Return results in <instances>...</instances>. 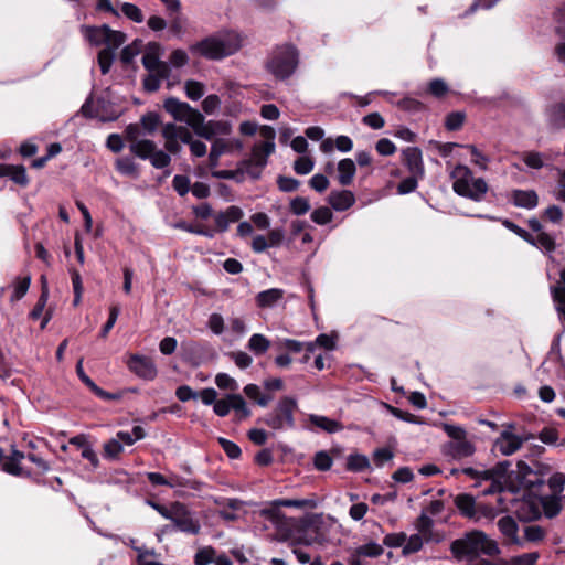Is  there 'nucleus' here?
Returning a JSON list of instances; mask_svg holds the SVG:
<instances>
[{
	"instance_id": "nucleus-1",
	"label": "nucleus",
	"mask_w": 565,
	"mask_h": 565,
	"mask_svg": "<svg viewBox=\"0 0 565 565\" xmlns=\"http://www.w3.org/2000/svg\"><path fill=\"white\" fill-rule=\"evenodd\" d=\"M450 552L457 559H476L480 555L499 556L501 548L498 542L483 531L473 530L452 541Z\"/></svg>"
},
{
	"instance_id": "nucleus-2",
	"label": "nucleus",
	"mask_w": 565,
	"mask_h": 565,
	"mask_svg": "<svg viewBox=\"0 0 565 565\" xmlns=\"http://www.w3.org/2000/svg\"><path fill=\"white\" fill-rule=\"evenodd\" d=\"M143 131L138 124H130L125 130V137L129 141V150L142 160H149L156 169H163L170 166L171 156L164 150L158 149L157 145L149 139L142 138Z\"/></svg>"
},
{
	"instance_id": "nucleus-3",
	"label": "nucleus",
	"mask_w": 565,
	"mask_h": 565,
	"mask_svg": "<svg viewBox=\"0 0 565 565\" xmlns=\"http://www.w3.org/2000/svg\"><path fill=\"white\" fill-rule=\"evenodd\" d=\"M241 46L242 38L237 32L224 31L193 44L190 50L207 60H222L237 52Z\"/></svg>"
},
{
	"instance_id": "nucleus-4",
	"label": "nucleus",
	"mask_w": 565,
	"mask_h": 565,
	"mask_svg": "<svg viewBox=\"0 0 565 565\" xmlns=\"http://www.w3.org/2000/svg\"><path fill=\"white\" fill-rule=\"evenodd\" d=\"M162 137L164 139V151L170 154H179L182 145H189L191 154L195 158H202L206 154V145L201 140H193L191 130L185 126H179L168 122L162 126Z\"/></svg>"
},
{
	"instance_id": "nucleus-5",
	"label": "nucleus",
	"mask_w": 565,
	"mask_h": 565,
	"mask_svg": "<svg viewBox=\"0 0 565 565\" xmlns=\"http://www.w3.org/2000/svg\"><path fill=\"white\" fill-rule=\"evenodd\" d=\"M452 190L460 196L480 202L488 192V184L483 178H475L472 171L463 164H457L450 172Z\"/></svg>"
},
{
	"instance_id": "nucleus-6",
	"label": "nucleus",
	"mask_w": 565,
	"mask_h": 565,
	"mask_svg": "<svg viewBox=\"0 0 565 565\" xmlns=\"http://www.w3.org/2000/svg\"><path fill=\"white\" fill-rule=\"evenodd\" d=\"M334 529V521L323 514H313L307 518L301 526L297 539L299 544L320 545L332 543L331 531Z\"/></svg>"
},
{
	"instance_id": "nucleus-7",
	"label": "nucleus",
	"mask_w": 565,
	"mask_h": 565,
	"mask_svg": "<svg viewBox=\"0 0 565 565\" xmlns=\"http://www.w3.org/2000/svg\"><path fill=\"white\" fill-rule=\"evenodd\" d=\"M298 63V51L295 46L286 44L273 50L266 62V68L276 79L284 81L295 73Z\"/></svg>"
},
{
	"instance_id": "nucleus-8",
	"label": "nucleus",
	"mask_w": 565,
	"mask_h": 565,
	"mask_svg": "<svg viewBox=\"0 0 565 565\" xmlns=\"http://www.w3.org/2000/svg\"><path fill=\"white\" fill-rule=\"evenodd\" d=\"M443 429L450 438L444 446V454L452 459H463L475 454L476 447L467 438V431L461 426L452 424H443Z\"/></svg>"
},
{
	"instance_id": "nucleus-9",
	"label": "nucleus",
	"mask_w": 565,
	"mask_h": 565,
	"mask_svg": "<svg viewBox=\"0 0 565 565\" xmlns=\"http://www.w3.org/2000/svg\"><path fill=\"white\" fill-rule=\"evenodd\" d=\"M298 408L297 401L290 396H284L277 403L275 409L267 414L262 422L274 430H287L295 427V412Z\"/></svg>"
},
{
	"instance_id": "nucleus-10",
	"label": "nucleus",
	"mask_w": 565,
	"mask_h": 565,
	"mask_svg": "<svg viewBox=\"0 0 565 565\" xmlns=\"http://www.w3.org/2000/svg\"><path fill=\"white\" fill-rule=\"evenodd\" d=\"M270 508L263 509L260 515L269 521L275 526L279 527L285 523L286 516L280 512L279 508H295V509H315L318 502L315 498L307 499H276Z\"/></svg>"
},
{
	"instance_id": "nucleus-11",
	"label": "nucleus",
	"mask_w": 565,
	"mask_h": 565,
	"mask_svg": "<svg viewBox=\"0 0 565 565\" xmlns=\"http://www.w3.org/2000/svg\"><path fill=\"white\" fill-rule=\"evenodd\" d=\"M508 487L511 492H516L518 490L524 489H533L541 487L544 483L543 477L534 471L527 463L524 461H519L516 465V469L512 470L508 475Z\"/></svg>"
},
{
	"instance_id": "nucleus-12",
	"label": "nucleus",
	"mask_w": 565,
	"mask_h": 565,
	"mask_svg": "<svg viewBox=\"0 0 565 565\" xmlns=\"http://www.w3.org/2000/svg\"><path fill=\"white\" fill-rule=\"evenodd\" d=\"M170 514V521L179 531L192 535H195L200 532V521L194 518L193 513L189 511L185 505L181 503H174L172 505V513Z\"/></svg>"
},
{
	"instance_id": "nucleus-13",
	"label": "nucleus",
	"mask_w": 565,
	"mask_h": 565,
	"mask_svg": "<svg viewBox=\"0 0 565 565\" xmlns=\"http://www.w3.org/2000/svg\"><path fill=\"white\" fill-rule=\"evenodd\" d=\"M163 107L177 121L185 122L190 128L194 127L201 114L188 103L181 102L174 97L167 98Z\"/></svg>"
},
{
	"instance_id": "nucleus-14",
	"label": "nucleus",
	"mask_w": 565,
	"mask_h": 565,
	"mask_svg": "<svg viewBox=\"0 0 565 565\" xmlns=\"http://www.w3.org/2000/svg\"><path fill=\"white\" fill-rule=\"evenodd\" d=\"M513 511L522 522H532L540 519L542 515L540 497L529 494L513 500Z\"/></svg>"
},
{
	"instance_id": "nucleus-15",
	"label": "nucleus",
	"mask_w": 565,
	"mask_h": 565,
	"mask_svg": "<svg viewBox=\"0 0 565 565\" xmlns=\"http://www.w3.org/2000/svg\"><path fill=\"white\" fill-rule=\"evenodd\" d=\"M192 130L196 136L211 140L217 136L230 135L232 126L230 122L223 120H209L205 122L204 116L200 114V118L196 120Z\"/></svg>"
},
{
	"instance_id": "nucleus-16",
	"label": "nucleus",
	"mask_w": 565,
	"mask_h": 565,
	"mask_svg": "<svg viewBox=\"0 0 565 565\" xmlns=\"http://www.w3.org/2000/svg\"><path fill=\"white\" fill-rule=\"evenodd\" d=\"M161 55V45L156 42L149 43L142 56L143 67L148 72H159L160 74L171 73L169 64L160 60Z\"/></svg>"
},
{
	"instance_id": "nucleus-17",
	"label": "nucleus",
	"mask_w": 565,
	"mask_h": 565,
	"mask_svg": "<svg viewBox=\"0 0 565 565\" xmlns=\"http://www.w3.org/2000/svg\"><path fill=\"white\" fill-rule=\"evenodd\" d=\"M127 366L131 372L143 380L151 381L158 374L157 366L152 359L145 355L131 354Z\"/></svg>"
},
{
	"instance_id": "nucleus-18",
	"label": "nucleus",
	"mask_w": 565,
	"mask_h": 565,
	"mask_svg": "<svg viewBox=\"0 0 565 565\" xmlns=\"http://www.w3.org/2000/svg\"><path fill=\"white\" fill-rule=\"evenodd\" d=\"M403 163L413 175L424 177L423 154L417 147H407L402 151Z\"/></svg>"
},
{
	"instance_id": "nucleus-19",
	"label": "nucleus",
	"mask_w": 565,
	"mask_h": 565,
	"mask_svg": "<svg viewBox=\"0 0 565 565\" xmlns=\"http://www.w3.org/2000/svg\"><path fill=\"white\" fill-rule=\"evenodd\" d=\"M523 439L508 430L500 434L493 445V450L503 455L510 456L521 448Z\"/></svg>"
},
{
	"instance_id": "nucleus-20",
	"label": "nucleus",
	"mask_w": 565,
	"mask_h": 565,
	"mask_svg": "<svg viewBox=\"0 0 565 565\" xmlns=\"http://www.w3.org/2000/svg\"><path fill=\"white\" fill-rule=\"evenodd\" d=\"M498 527L505 539L507 545L524 547V541L518 535L519 526L512 516H503L498 521Z\"/></svg>"
},
{
	"instance_id": "nucleus-21",
	"label": "nucleus",
	"mask_w": 565,
	"mask_h": 565,
	"mask_svg": "<svg viewBox=\"0 0 565 565\" xmlns=\"http://www.w3.org/2000/svg\"><path fill=\"white\" fill-rule=\"evenodd\" d=\"M545 116L548 126L553 130L565 129V103H554L550 105L545 110Z\"/></svg>"
},
{
	"instance_id": "nucleus-22",
	"label": "nucleus",
	"mask_w": 565,
	"mask_h": 565,
	"mask_svg": "<svg viewBox=\"0 0 565 565\" xmlns=\"http://www.w3.org/2000/svg\"><path fill=\"white\" fill-rule=\"evenodd\" d=\"M511 202L516 207L533 210L539 204V195L534 190H513L511 192Z\"/></svg>"
},
{
	"instance_id": "nucleus-23",
	"label": "nucleus",
	"mask_w": 565,
	"mask_h": 565,
	"mask_svg": "<svg viewBox=\"0 0 565 565\" xmlns=\"http://www.w3.org/2000/svg\"><path fill=\"white\" fill-rule=\"evenodd\" d=\"M308 422L311 425L308 427L309 429L318 428L328 434H334L343 429L341 422L322 415L310 414L308 416Z\"/></svg>"
},
{
	"instance_id": "nucleus-24",
	"label": "nucleus",
	"mask_w": 565,
	"mask_h": 565,
	"mask_svg": "<svg viewBox=\"0 0 565 565\" xmlns=\"http://www.w3.org/2000/svg\"><path fill=\"white\" fill-rule=\"evenodd\" d=\"M551 294L559 320L565 323V268L561 271V280L557 285L551 287Z\"/></svg>"
},
{
	"instance_id": "nucleus-25",
	"label": "nucleus",
	"mask_w": 565,
	"mask_h": 565,
	"mask_svg": "<svg viewBox=\"0 0 565 565\" xmlns=\"http://www.w3.org/2000/svg\"><path fill=\"white\" fill-rule=\"evenodd\" d=\"M329 203L335 211H345L355 203L354 194L349 190L332 191L329 194Z\"/></svg>"
},
{
	"instance_id": "nucleus-26",
	"label": "nucleus",
	"mask_w": 565,
	"mask_h": 565,
	"mask_svg": "<svg viewBox=\"0 0 565 565\" xmlns=\"http://www.w3.org/2000/svg\"><path fill=\"white\" fill-rule=\"evenodd\" d=\"M109 31V26L104 24L102 26H88L83 25L81 28V32L83 36L95 46L105 44V41L107 40V34Z\"/></svg>"
},
{
	"instance_id": "nucleus-27",
	"label": "nucleus",
	"mask_w": 565,
	"mask_h": 565,
	"mask_svg": "<svg viewBox=\"0 0 565 565\" xmlns=\"http://www.w3.org/2000/svg\"><path fill=\"white\" fill-rule=\"evenodd\" d=\"M284 295L285 291L279 288H270L260 291L255 298L256 305L259 308H273L284 298Z\"/></svg>"
},
{
	"instance_id": "nucleus-28",
	"label": "nucleus",
	"mask_w": 565,
	"mask_h": 565,
	"mask_svg": "<svg viewBox=\"0 0 565 565\" xmlns=\"http://www.w3.org/2000/svg\"><path fill=\"white\" fill-rule=\"evenodd\" d=\"M0 177H8L14 183L25 186L29 182L25 168L23 166L0 164Z\"/></svg>"
},
{
	"instance_id": "nucleus-29",
	"label": "nucleus",
	"mask_w": 565,
	"mask_h": 565,
	"mask_svg": "<svg viewBox=\"0 0 565 565\" xmlns=\"http://www.w3.org/2000/svg\"><path fill=\"white\" fill-rule=\"evenodd\" d=\"M455 505L459 512L469 519L477 518V503L472 495L462 493L455 498Z\"/></svg>"
},
{
	"instance_id": "nucleus-30",
	"label": "nucleus",
	"mask_w": 565,
	"mask_h": 565,
	"mask_svg": "<svg viewBox=\"0 0 565 565\" xmlns=\"http://www.w3.org/2000/svg\"><path fill=\"white\" fill-rule=\"evenodd\" d=\"M338 181L341 185H349L352 183L355 175V163L352 159L345 158L339 161L337 166Z\"/></svg>"
},
{
	"instance_id": "nucleus-31",
	"label": "nucleus",
	"mask_w": 565,
	"mask_h": 565,
	"mask_svg": "<svg viewBox=\"0 0 565 565\" xmlns=\"http://www.w3.org/2000/svg\"><path fill=\"white\" fill-rule=\"evenodd\" d=\"M275 151V143L260 142L256 143L252 149V156L248 160H253L255 163L266 167L268 157Z\"/></svg>"
},
{
	"instance_id": "nucleus-32",
	"label": "nucleus",
	"mask_w": 565,
	"mask_h": 565,
	"mask_svg": "<svg viewBox=\"0 0 565 565\" xmlns=\"http://www.w3.org/2000/svg\"><path fill=\"white\" fill-rule=\"evenodd\" d=\"M242 148L243 143L241 140L224 138H216L211 146V149L215 150V152L221 157L226 153H232L235 150H241Z\"/></svg>"
},
{
	"instance_id": "nucleus-33",
	"label": "nucleus",
	"mask_w": 565,
	"mask_h": 565,
	"mask_svg": "<svg viewBox=\"0 0 565 565\" xmlns=\"http://www.w3.org/2000/svg\"><path fill=\"white\" fill-rule=\"evenodd\" d=\"M542 502V512L548 519L556 516L562 509L559 497L557 495H545L540 497Z\"/></svg>"
},
{
	"instance_id": "nucleus-34",
	"label": "nucleus",
	"mask_w": 565,
	"mask_h": 565,
	"mask_svg": "<svg viewBox=\"0 0 565 565\" xmlns=\"http://www.w3.org/2000/svg\"><path fill=\"white\" fill-rule=\"evenodd\" d=\"M433 520L426 513H422L417 519L416 529L418 533L425 536L426 542L435 541L439 542V537H434L433 535Z\"/></svg>"
},
{
	"instance_id": "nucleus-35",
	"label": "nucleus",
	"mask_w": 565,
	"mask_h": 565,
	"mask_svg": "<svg viewBox=\"0 0 565 565\" xmlns=\"http://www.w3.org/2000/svg\"><path fill=\"white\" fill-rule=\"evenodd\" d=\"M383 552H384V550L380 544H377L375 542H370L364 545L358 546L352 552V554H354L361 558H365V557H379L383 554Z\"/></svg>"
},
{
	"instance_id": "nucleus-36",
	"label": "nucleus",
	"mask_w": 565,
	"mask_h": 565,
	"mask_svg": "<svg viewBox=\"0 0 565 565\" xmlns=\"http://www.w3.org/2000/svg\"><path fill=\"white\" fill-rule=\"evenodd\" d=\"M270 347V341L260 333L253 334L248 340V349L255 354H264Z\"/></svg>"
},
{
	"instance_id": "nucleus-37",
	"label": "nucleus",
	"mask_w": 565,
	"mask_h": 565,
	"mask_svg": "<svg viewBox=\"0 0 565 565\" xmlns=\"http://www.w3.org/2000/svg\"><path fill=\"white\" fill-rule=\"evenodd\" d=\"M370 467V460L365 455L352 454L347 459V469L350 471L360 472Z\"/></svg>"
},
{
	"instance_id": "nucleus-38",
	"label": "nucleus",
	"mask_w": 565,
	"mask_h": 565,
	"mask_svg": "<svg viewBox=\"0 0 565 565\" xmlns=\"http://www.w3.org/2000/svg\"><path fill=\"white\" fill-rule=\"evenodd\" d=\"M171 73L160 74L159 72H148L143 79V88L147 92H156L159 89L162 79H169Z\"/></svg>"
},
{
	"instance_id": "nucleus-39",
	"label": "nucleus",
	"mask_w": 565,
	"mask_h": 565,
	"mask_svg": "<svg viewBox=\"0 0 565 565\" xmlns=\"http://www.w3.org/2000/svg\"><path fill=\"white\" fill-rule=\"evenodd\" d=\"M425 536L419 533L406 535V542L404 543L403 554L409 555L419 552L423 548Z\"/></svg>"
},
{
	"instance_id": "nucleus-40",
	"label": "nucleus",
	"mask_w": 565,
	"mask_h": 565,
	"mask_svg": "<svg viewBox=\"0 0 565 565\" xmlns=\"http://www.w3.org/2000/svg\"><path fill=\"white\" fill-rule=\"evenodd\" d=\"M184 92L189 99L199 100L205 92V86L203 83L189 79L184 83Z\"/></svg>"
},
{
	"instance_id": "nucleus-41",
	"label": "nucleus",
	"mask_w": 565,
	"mask_h": 565,
	"mask_svg": "<svg viewBox=\"0 0 565 565\" xmlns=\"http://www.w3.org/2000/svg\"><path fill=\"white\" fill-rule=\"evenodd\" d=\"M160 118L156 113H148L143 115L140 119V128L143 131V135H152L157 128L159 127Z\"/></svg>"
},
{
	"instance_id": "nucleus-42",
	"label": "nucleus",
	"mask_w": 565,
	"mask_h": 565,
	"mask_svg": "<svg viewBox=\"0 0 565 565\" xmlns=\"http://www.w3.org/2000/svg\"><path fill=\"white\" fill-rule=\"evenodd\" d=\"M265 167L255 163L253 160H243L238 163V171L241 175L247 174L252 179H258Z\"/></svg>"
},
{
	"instance_id": "nucleus-43",
	"label": "nucleus",
	"mask_w": 565,
	"mask_h": 565,
	"mask_svg": "<svg viewBox=\"0 0 565 565\" xmlns=\"http://www.w3.org/2000/svg\"><path fill=\"white\" fill-rule=\"evenodd\" d=\"M279 345L280 348L294 353L301 352L305 348L309 353H311L315 350L313 343H303L294 339H284L282 341H280Z\"/></svg>"
},
{
	"instance_id": "nucleus-44",
	"label": "nucleus",
	"mask_w": 565,
	"mask_h": 565,
	"mask_svg": "<svg viewBox=\"0 0 565 565\" xmlns=\"http://www.w3.org/2000/svg\"><path fill=\"white\" fill-rule=\"evenodd\" d=\"M230 398L231 409H234L236 412L239 419L247 418L250 416V411L247 407L246 402L239 394H231Z\"/></svg>"
},
{
	"instance_id": "nucleus-45",
	"label": "nucleus",
	"mask_w": 565,
	"mask_h": 565,
	"mask_svg": "<svg viewBox=\"0 0 565 565\" xmlns=\"http://www.w3.org/2000/svg\"><path fill=\"white\" fill-rule=\"evenodd\" d=\"M142 42L135 40L132 43L126 45L120 54V60L124 64H129L140 53Z\"/></svg>"
},
{
	"instance_id": "nucleus-46",
	"label": "nucleus",
	"mask_w": 565,
	"mask_h": 565,
	"mask_svg": "<svg viewBox=\"0 0 565 565\" xmlns=\"http://www.w3.org/2000/svg\"><path fill=\"white\" fill-rule=\"evenodd\" d=\"M523 162L531 169H542L544 167V154L537 151H526L522 153Z\"/></svg>"
},
{
	"instance_id": "nucleus-47",
	"label": "nucleus",
	"mask_w": 565,
	"mask_h": 565,
	"mask_svg": "<svg viewBox=\"0 0 565 565\" xmlns=\"http://www.w3.org/2000/svg\"><path fill=\"white\" fill-rule=\"evenodd\" d=\"M126 41L125 33L120 31H114L109 28L107 40L105 41L106 47L104 50H111L113 53L122 45Z\"/></svg>"
},
{
	"instance_id": "nucleus-48",
	"label": "nucleus",
	"mask_w": 565,
	"mask_h": 565,
	"mask_svg": "<svg viewBox=\"0 0 565 565\" xmlns=\"http://www.w3.org/2000/svg\"><path fill=\"white\" fill-rule=\"evenodd\" d=\"M201 483L198 481H192L189 479H185L183 477L171 475L168 478V486L170 488H191L193 490H200Z\"/></svg>"
},
{
	"instance_id": "nucleus-49",
	"label": "nucleus",
	"mask_w": 565,
	"mask_h": 565,
	"mask_svg": "<svg viewBox=\"0 0 565 565\" xmlns=\"http://www.w3.org/2000/svg\"><path fill=\"white\" fill-rule=\"evenodd\" d=\"M215 556L216 551L212 546H205L196 552L194 563L196 565H207L210 563H214Z\"/></svg>"
},
{
	"instance_id": "nucleus-50",
	"label": "nucleus",
	"mask_w": 565,
	"mask_h": 565,
	"mask_svg": "<svg viewBox=\"0 0 565 565\" xmlns=\"http://www.w3.org/2000/svg\"><path fill=\"white\" fill-rule=\"evenodd\" d=\"M310 202L307 198L296 196L290 201V212L297 216L305 215L310 210Z\"/></svg>"
},
{
	"instance_id": "nucleus-51",
	"label": "nucleus",
	"mask_w": 565,
	"mask_h": 565,
	"mask_svg": "<svg viewBox=\"0 0 565 565\" xmlns=\"http://www.w3.org/2000/svg\"><path fill=\"white\" fill-rule=\"evenodd\" d=\"M122 450L124 446L121 443L117 438H113L104 445V457L110 460L118 459Z\"/></svg>"
},
{
	"instance_id": "nucleus-52",
	"label": "nucleus",
	"mask_w": 565,
	"mask_h": 565,
	"mask_svg": "<svg viewBox=\"0 0 565 565\" xmlns=\"http://www.w3.org/2000/svg\"><path fill=\"white\" fill-rule=\"evenodd\" d=\"M116 169L119 173L128 177L137 175V167L132 159L124 157L116 161Z\"/></svg>"
},
{
	"instance_id": "nucleus-53",
	"label": "nucleus",
	"mask_w": 565,
	"mask_h": 565,
	"mask_svg": "<svg viewBox=\"0 0 565 565\" xmlns=\"http://www.w3.org/2000/svg\"><path fill=\"white\" fill-rule=\"evenodd\" d=\"M310 217L316 224L326 225L332 221L333 214L329 207L320 206L311 213Z\"/></svg>"
},
{
	"instance_id": "nucleus-54",
	"label": "nucleus",
	"mask_w": 565,
	"mask_h": 565,
	"mask_svg": "<svg viewBox=\"0 0 565 565\" xmlns=\"http://www.w3.org/2000/svg\"><path fill=\"white\" fill-rule=\"evenodd\" d=\"M171 67H183L189 63V55L182 49L173 50L169 56V62H167Z\"/></svg>"
},
{
	"instance_id": "nucleus-55",
	"label": "nucleus",
	"mask_w": 565,
	"mask_h": 565,
	"mask_svg": "<svg viewBox=\"0 0 565 565\" xmlns=\"http://www.w3.org/2000/svg\"><path fill=\"white\" fill-rule=\"evenodd\" d=\"M539 558L540 554L537 552L524 553L511 557L508 565H535Z\"/></svg>"
},
{
	"instance_id": "nucleus-56",
	"label": "nucleus",
	"mask_w": 565,
	"mask_h": 565,
	"mask_svg": "<svg viewBox=\"0 0 565 565\" xmlns=\"http://www.w3.org/2000/svg\"><path fill=\"white\" fill-rule=\"evenodd\" d=\"M313 160L308 156L299 157L294 163V170L297 174L306 175L312 171Z\"/></svg>"
},
{
	"instance_id": "nucleus-57",
	"label": "nucleus",
	"mask_w": 565,
	"mask_h": 565,
	"mask_svg": "<svg viewBox=\"0 0 565 565\" xmlns=\"http://www.w3.org/2000/svg\"><path fill=\"white\" fill-rule=\"evenodd\" d=\"M121 12L134 22L141 23L143 21L141 10L134 3L124 2L121 4Z\"/></svg>"
},
{
	"instance_id": "nucleus-58",
	"label": "nucleus",
	"mask_w": 565,
	"mask_h": 565,
	"mask_svg": "<svg viewBox=\"0 0 565 565\" xmlns=\"http://www.w3.org/2000/svg\"><path fill=\"white\" fill-rule=\"evenodd\" d=\"M172 186L180 196H184L191 190L190 179L186 175L177 174L172 180Z\"/></svg>"
},
{
	"instance_id": "nucleus-59",
	"label": "nucleus",
	"mask_w": 565,
	"mask_h": 565,
	"mask_svg": "<svg viewBox=\"0 0 565 565\" xmlns=\"http://www.w3.org/2000/svg\"><path fill=\"white\" fill-rule=\"evenodd\" d=\"M30 282H31L30 277L18 278L14 281V289H13V294L11 296V300L14 301V300H20L21 298H23L30 287Z\"/></svg>"
},
{
	"instance_id": "nucleus-60",
	"label": "nucleus",
	"mask_w": 565,
	"mask_h": 565,
	"mask_svg": "<svg viewBox=\"0 0 565 565\" xmlns=\"http://www.w3.org/2000/svg\"><path fill=\"white\" fill-rule=\"evenodd\" d=\"M500 513V509H495L493 505L477 503V518L476 521L481 520L482 518L492 520Z\"/></svg>"
},
{
	"instance_id": "nucleus-61",
	"label": "nucleus",
	"mask_w": 565,
	"mask_h": 565,
	"mask_svg": "<svg viewBox=\"0 0 565 565\" xmlns=\"http://www.w3.org/2000/svg\"><path fill=\"white\" fill-rule=\"evenodd\" d=\"M115 53L111 50H100L98 53V64L103 74H107L114 62Z\"/></svg>"
},
{
	"instance_id": "nucleus-62",
	"label": "nucleus",
	"mask_w": 565,
	"mask_h": 565,
	"mask_svg": "<svg viewBox=\"0 0 565 565\" xmlns=\"http://www.w3.org/2000/svg\"><path fill=\"white\" fill-rule=\"evenodd\" d=\"M215 383L221 390L236 391L238 388L236 380L226 373H218L215 376Z\"/></svg>"
},
{
	"instance_id": "nucleus-63",
	"label": "nucleus",
	"mask_w": 565,
	"mask_h": 565,
	"mask_svg": "<svg viewBox=\"0 0 565 565\" xmlns=\"http://www.w3.org/2000/svg\"><path fill=\"white\" fill-rule=\"evenodd\" d=\"M565 486V475L557 472L550 477L548 487L552 491L551 495H557L563 491Z\"/></svg>"
},
{
	"instance_id": "nucleus-64",
	"label": "nucleus",
	"mask_w": 565,
	"mask_h": 565,
	"mask_svg": "<svg viewBox=\"0 0 565 565\" xmlns=\"http://www.w3.org/2000/svg\"><path fill=\"white\" fill-rule=\"evenodd\" d=\"M332 458L327 451H319L315 455L313 465L320 471H327L332 466Z\"/></svg>"
}]
</instances>
